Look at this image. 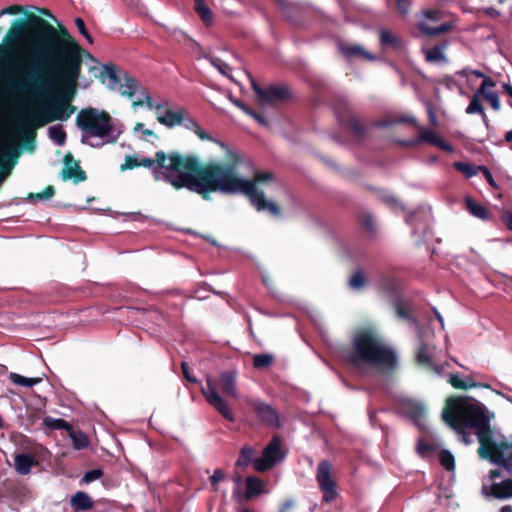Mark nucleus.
<instances>
[{"instance_id": "obj_32", "label": "nucleus", "mask_w": 512, "mask_h": 512, "mask_svg": "<svg viewBox=\"0 0 512 512\" xmlns=\"http://www.w3.org/2000/svg\"><path fill=\"white\" fill-rule=\"evenodd\" d=\"M43 425L50 430H65L71 429V424L61 418H53L46 416L43 419Z\"/></svg>"}, {"instance_id": "obj_9", "label": "nucleus", "mask_w": 512, "mask_h": 512, "mask_svg": "<svg viewBox=\"0 0 512 512\" xmlns=\"http://www.w3.org/2000/svg\"><path fill=\"white\" fill-rule=\"evenodd\" d=\"M181 155L178 152H171L169 154V164L166 165L165 162L167 160V155L163 151H158L155 154V159L144 157L141 160H139V167L143 166L146 168H153L154 173H157L160 169H165L166 172L163 173L165 179L174 187L176 186L173 184V181L180 175H187L191 173L189 170L184 169L183 167H180L179 169H173L171 168L172 160L171 157L174 155Z\"/></svg>"}, {"instance_id": "obj_24", "label": "nucleus", "mask_w": 512, "mask_h": 512, "mask_svg": "<svg viewBox=\"0 0 512 512\" xmlns=\"http://www.w3.org/2000/svg\"><path fill=\"white\" fill-rule=\"evenodd\" d=\"M396 124H411L417 128H420L414 117L409 115H397L387 119H382L375 123L377 127H390Z\"/></svg>"}, {"instance_id": "obj_62", "label": "nucleus", "mask_w": 512, "mask_h": 512, "mask_svg": "<svg viewBox=\"0 0 512 512\" xmlns=\"http://www.w3.org/2000/svg\"><path fill=\"white\" fill-rule=\"evenodd\" d=\"M396 313L400 318L408 319L409 318V312L407 308L402 305L401 303L396 305Z\"/></svg>"}, {"instance_id": "obj_19", "label": "nucleus", "mask_w": 512, "mask_h": 512, "mask_svg": "<svg viewBox=\"0 0 512 512\" xmlns=\"http://www.w3.org/2000/svg\"><path fill=\"white\" fill-rule=\"evenodd\" d=\"M379 42L383 48H391L395 51H400L403 49V42L401 38L386 29L380 30Z\"/></svg>"}, {"instance_id": "obj_43", "label": "nucleus", "mask_w": 512, "mask_h": 512, "mask_svg": "<svg viewBox=\"0 0 512 512\" xmlns=\"http://www.w3.org/2000/svg\"><path fill=\"white\" fill-rule=\"evenodd\" d=\"M366 285V277L363 271H356L349 280V286L352 289H362Z\"/></svg>"}, {"instance_id": "obj_12", "label": "nucleus", "mask_w": 512, "mask_h": 512, "mask_svg": "<svg viewBox=\"0 0 512 512\" xmlns=\"http://www.w3.org/2000/svg\"><path fill=\"white\" fill-rule=\"evenodd\" d=\"M332 465L329 461L323 460L318 464L316 480L323 493V501L331 503L337 496L336 482L331 475Z\"/></svg>"}, {"instance_id": "obj_22", "label": "nucleus", "mask_w": 512, "mask_h": 512, "mask_svg": "<svg viewBox=\"0 0 512 512\" xmlns=\"http://www.w3.org/2000/svg\"><path fill=\"white\" fill-rule=\"evenodd\" d=\"M139 84L137 80L127 72L122 75V82L119 84L121 95L132 98L138 91Z\"/></svg>"}, {"instance_id": "obj_38", "label": "nucleus", "mask_w": 512, "mask_h": 512, "mask_svg": "<svg viewBox=\"0 0 512 512\" xmlns=\"http://www.w3.org/2000/svg\"><path fill=\"white\" fill-rule=\"evenodd\" d=\"M445 45H435L426 51V60L428 62L445 61L446 57L443 53Z\"/></svg>"}, {"instance_id": "obj_40", "label": "nucleus", "mask_w": 512, "mask_h": 512, "mask_svg": "<svg viewBox=\"0 0 512 512\" xmlns=\"http://www.w3.org/2000/svg\"><path fill=\"white\" fill-rule=\"evenodd\" d=\"M371 191H377L378 192V195H379V198L380 200L386 204L388 207L390 208H397L398 206H400V203L398 201L397 198H395L394 196L382 191V190H377L376 188H373V187H368Z\"/></svg>"}, {"instance_id": "obj_45", "label": "nucleus", "mask_w": 512, "mask_h": 512, "mask_svg": "<svg viewBox=\"0 0 512 512\" xmlns=\"http://www.w3.org/2000/svg\"><path fill=\"white\" fill-rule=\"evenodd\" d=\"M496 86V82L492 80L489 76H485L479 88L473 93L472 97H476L481 100V94L484 91H489L490 88H494Z\"/></svg>"}, {"instance_id": "obj_8", "label": "nucleus", "mask_w": 512, "mask_h": 512, "mask_svg": "<svg viewBox=\"0 0 512 512\" xmlns=\"http://www.w3.org/2000/svg\"><path fill=\"white\" fill-rule=\"evenodd\" d=\"M285 455L282 450V440L280 436L275 435L263 449L262 456L254 459L253 467L257 472L269 471L282 461Z\"/></svg>"}, {"instance_id": "obj_55", "label": "nucleus", "mask_w": 512, "mask_h": 512, "mask_svg": "<svg viewBox=\"0 0 512 512\" xmlns=\"http://www.w3.org/2000/svg\"><path fill=\"white\" fill-rule=\"evenodd\" d=\"M181 370H182V374H183L184 378L188 382H190V383L197 382V379L190 374L189 366H188L187 362H185V361L181 362Z\"/></svg>"}, {"instance_id": "obj_29", "label": "nucleus", "mask_w": 512, "mask_h": 512, "mask_svg": "<svg viewBox=\"0 0 512 512\" xmlns=\"http://www.w3.org/2000/svg\"><path fill=\"white\" fill-rule=\"evenodd\" d=\"M467 114H480L483 123L488 126L489 119L485 113L481 100L476 97H471L470 102L466 108Z\"/></svg>"}, {"instance_id": "obj_6", "label": "nucleus", "mask_w": 512, "mask_h": 512, "mask_svg": "<svg viewBox=\"0 0 512 512\" xmlns=\"http://www.w3.org/2000/svg\"><path fill=\"white\" fill-rule=\"evenodd\" d=\"M218 389L226 396L237 397L236 373L232 371L223 372L216 382L208 378L206 386L201 389L208 404L224 419L234 423L236 421L235 415L228 402L219 395Z\"/></svg>"}, {"instance_id": "obj_57", "label": "nucleus", "mask_w": 512, "mask_h": 512, "mask_svg": "<svg viewBox=\"0 0 512 512\" xmlns=\"http://www.w3.org/2000/svg\"><path fill=\"white\" fill-rule=\"evenodd\" d=\"M423 15L429 20H439L442 16V13L438 9H428L423 11Z\"/></svg>"}, {"instance_id": "obj_13", "label": "nucleus", "mask_w": 512, "mask_h": 512, "mask_svg": "<svg viewBox=\"0 0 512 512\" xmlns=\"http://www.w3.org/2000/svg\"><path fill=\"white\" fill-rule=\"evenodd\" d=\"M425 142L432 144L445 152H453V146L446 142L438 133L433 130L423 129L419 135L411 140H396V143L402 147H415Z\"/></svg>"}, {"instance_id": "obj_52", "label": "nucleus", "mask_w": 512, "mask_h": 512, "mask_svg": "<svg viewBox=\"0 0 512 512\" xmlns=\"http://www.w3.org/2000/svg\"><path fill=\"white\" fill-rule=\"evenodd\" d=\"M361 224L365 230L368 232H373L375 229L374 226V217L370 213H364L361 216Z\"/></svg>"}, {"instance_id": "obj_16", "label": "nucleus", "mask_w": 512, "mask_h": 512, "mask_svg": "<svg viewBox=\"0 0 512 512\" xmlns=\"http://www.w3.org/2000/svg\"><path fill=\"white\" fill-rule=\"evenodd\" d=\"M37 465L34 456L27 453H18L14 456V467L20 475H27L33 466Z\"/></svg>"}, {"instance_id": "obj_46", "label": "nucleus", "mask_w": 512, "mask_h": 512, "mask_svg": "<svg viewBox=\"0 0 512 512\" xmlns=\"http://www.w3.org/2000/svg\"><path fill=\"white\" fill-rule=\"evenodd\" d=\"M103 475V471L101 469H92L90 471H87L83 478H82V482L86 483V484H89L95 480H98L102 477Z\"/></svg>"}, {"instance_id": "obj_14", "label": "nucleus", "mask_w": 512, "mask_h": 512, "mask_svg": "<svg viewBox=\"0 0 512 512\" xmlns=\"http://www.w3.org/2000/svg\"><path fill=\"white\" fill-rule=\"evenodd\" d=\"M64 167L61 171V178L64 181L72 179L75 184L87 179L86 172L80 167L71 152H68L63 159Z\"/></svg>"}, {"instance_id": "obj_54", "label": "nucleus", "mask_w": 512, "mask_h": 512, "mask_svg": "<svg viewBox=\"0 0 512 512\" xmlns=\"http://www.w3.org/2000/svg\"><path fill=\"white\" fill-rule=\"evenodd\" d=\"M21 12H23V7L21 5H10L0 11V17L6 14L14 15Z\"/></svg>"}, {"instance_id": "obj_1", "label": "nucleus", "mask_w": 512, "mask_h": 512, "mask_svg": "<svg viewBox=\"0 0 512 512\" xmlns=\"http://www.w3.org/2000/svg\"><path fill=\"white\" fill-rule=\"evenodd\" d=\"M3 43L0 57L7 58L11 90L49 97L47 105L40 109L28 103L18 107L16 121L32 151L36 128L67 121L76 111L71 102L77 92L84 50L64 26L57 29L32 12L13 21Z\"/></svg>"}, {"instance_id": "obj_58", "label": "nucleus", "mask_w": 512, "mask_h": 512, "mask_svg": "<svg viewBox=\"0 0 512 512\" xmlns=\"http://www.w3.org/2000/svg\"><path fill=\"white\" fill-rule=\"evenodd\" d=\"M247 115L251 116L253 119H255L259 124L263 126L268 125V122L264 115L260 112L253 110L252 108L250 109V113H247Z\"/></svg>"}, {"instance_id": "obj_59", "label": "nucleus", "mask_w": 512, "mask_h": 512, "mask_svg": "<svg viewBox=\"0 0 512 512\" xmlns=\"http://www.w3.org/2000/svg\"><path fill=\"white\" fill-rule=\"evenodd\" d=\"M482 12L490 17V18H493V19H497L500 17L501 13L499 10H497L496 8L494 7H486V8H483L482 9Z\"/></svg>"}, {"instance_id": "obj_23", "label": "nucleus", "mask_w": 512, "mask_h": 512, "mask_svg": "<svg viewBox=\"0 0 512 512\" xmlns=\"http://www.w3.org/2000/svg\"><path fill=\"white\" fill-rule=\"evenodd\" d=\"M67 435L72 441V446L76 450H82L89 446L90 441L87 435L80 429H75L71 425V429L67 430Z\"/></svg>"}, {"instance_id": "obj_4", "label": "nucleus", "mask_w": 512, "mask_h": 512, "mask_svg": "<svg viewBox=\"0 0 512 512\" xmlns=\"http://www.w3.org/2000/svg\"><path fill=\"white\" fill-rule=\"evenodd\" d=\"M345 359L354 367L372 368L385 375L393 373L398 367L395 350L370 326L354 332Z\"/></svg>"}, {"instance_id": "obj_26", "label": "nucleus", "mask_w": 512, "mask_h": 512, "mask_svg": "<svg viewBox=\"0 0 512 512\" xmlns=\"http://www.w3.org/2000/svg\"><path fill=\"white\" fill-rule=\"evenodd\" d=\"M101 77L103 80L108 78V87L111 89H114L122 82V76L119 75L117 66L111 63L103 66L101 70Z\"/></svg>"}, {"instance_id": "obj_28", "label": "nucleus", "mask_w": 512, "mask_h": 512, "mask_svg": "<svg viewBox=\"0 0 512 512\" xmlns=\"http://www.w3.org/2000/svg\"><path fill=\"white\" fill-rule=\"evenodd\" d=\"M448 383L454 387L455 389L467 390L470 388H475L480 386V384L473 381L472 377H467L465 380L461 379L460 376L455 374H450Z\"/></svg>"}, {"instance_id": "obj_7", "label": "nucleus", "mask_w": 512, "mask_h": 512, "mask_svg": "<svg viewBox=\"0 0 512 512\" xmlns=\"http://www.w3.org/2000/svg\"><path fill=\"white\" fill-rule=\"evenodd\" d=\"M339 124L348 129L355 143L361 144L370 138V127L353 111L344 100H338L333 106Z\"/></svg>"}, {"instance_id": "obj_30", "label": "nucleus", "mask_w": 512, "mask_h": 512, "mask_svg": "<svg viewBox=\"0 0 512 512\" xmlns=\"http://www.w3.org/2000/svg\"><path fill=\"white\" fill-rule=\"evenodd\" d=\"M341 50L346 57H363L367 60H373L374 56L369 52L365 51V49L360 45H347L342 46Z\"/></svg>"}, {"instance_id": "obj_18", "label": "nucleus", "mask_w": 512, "mask_h": 512, "mask_svg": "<svg viewBox=\"0 0 512 512\" xmlns=\"http://www.w3.org/2000/svg\"><path fill=\"white\" fill-rule=\"evenodd\" d=\"M465 208L471 215L478 219L484 221L491 219V212L489 209L471 197L465 198Z\"/></svg>"}, {"instance_id": "obj_50", "label": "nucleus", "mask_w": 512, "mask_h": 512, "mask_svg": "<svg viewBox=\"0 0 512 512\" xmlns=\"http://www.w3.org/2000/svg\"><path fill=\"white\" fill-rule=\"evenodd\" d=\"M380 287L388 292H393L396 289V281L394 278L382 276L380 278Z\"/></svg>"}, {"instance_id": "obj_37", "label": "nucleus", "mask_w": 512, "mask_h": 512, "mask_svg": "<svg viewBox=\"0 0 512 512\" xmlns=\"http://www.w3.org/2000/svg\"><path fill=\"white\" fill-rule=\"evenodd\" d=\"M49 137L57 144L64 145L66 142V132L61 125L52 126L48 129Z\"/></svg>"}, {"instance_id": "obj_27", "label": "nucleus", "mask_w": 512, "mask_h": 512, "mask_svg": "<svg viewBox=\"0 0 512 512\" xmlns=\"http://www.w3.org/2000/svg\"><path fill=\"white\" fill-rule=\"evenodd\" d=\"M194 2L195 12L198 14L202 22L206 26H211L213 23V13L205 3V0H194Z\"/></svg>"}, {"instance_id": "obj_53", "label": "nucleus", "mask_w": 512, "mask_h": 512, "mask_svg": "<svg viewBox=\"0 0 512 512\" xmlns=\"http://www.w3.org/2000/svg\"><path fill=\"white\" fill-rule=\"evenodd\" d=\"M479 172H481L484 176V178L486 179V181L488 182V184L493 187V188H498L494 178H493V175L492 173L490 172V170L484 166V165H480L479 166Z\"/></svg>"}, {"instance_id": "obj_10", "label": "nucleus", "mask_w": 512, "mask_h": 512, "mask_svg": "<svg viewBox=\"0 0 512 512\" xmlns=\"http://www.w3.org/2000/svg\"><path fill=\"white\" fill-rule=\"evenodd\" d=\"M250 80L251 87L257 96V102L262 107L265 105H274L285 102L290 98V92L285 86L269 85L267 87H262L252 76H250Z\"/></svg>"}, {"instance_id": "obj_51", "label": "nucleus", "mask_w": 512, "mask_h": 512, "mask_svg": "<svg viewBox=\"0 0 512 512\" xmlns=\"http://www.w3.org/2000/svg\"><path fill=\"white\" fill-rule=\"evenodd\" d=\"M75 25H76L79 33L81 35H83L87 39V41L89 43H93L92 37H91L90 33L88 32V30L86 28L84 20L82 18H80V17H77L75 19Z\"/></svg>"}, {"instance_id": "obj_60", "label": "nucleus", "mask_w": 512, "mask_h": 512, "mask_svg": "<svg viewBox=\"0 0 512 512\" xmlns=\"http://www.w3.org/2000/svg\"><path fill=\"white\" fill-rule=\"evenodd\" d=\"M211 63L214 67H216L222 74H225V69L228 68V65L226 63H224L221 59L219 58H212L211 59Z\"/></svg>"}, {"instance_id": "obj_49", "label": "nucleus", "mask_w": 512, "mask_h": 512, "mask_svg": "<svg viewBox=\"0 0 512 512\" xmlns=\"http://www.w3.org/2000/svg\"><path fill=\"white\" fill-rule=\"evenodd\" d=\"M139 167V159L136 156L127 155L124 164L121 165V171L132 170Z\"/></svg>"}, {"instance_id": "obj_44", "label": "nucleus", "mask_w": 512, "mask_h": 512, "mask_svg": "<svg viewBox=\"0 0 512 512\" xmlns=\"http://www.w3.org/2000/svg\"><path fill=\"white\" fill-rule=\"evenodd\" d=\"M440 464L448 471L455 467L454 456L448 450L441 451L439 455Z\"/></svg>"}, {"instance_id": "obj_47", "label": "nucleus", "mask_w": 512, "mask_h": 512, "mask_svg": "<svg viewBox=\"0 0 512 512\" xmlns=\"http://www.w3.org/2000/svg\"><path fill=\"white\" fill-rule=\"evenodd\" d=\"M225 478V473L222 469L218 468L214 470L213 475L210 477V484L214 491L218 490V483Z\"/></svg>"}, {"instance_id": "obj_63", "label": "nucleus", "mask_w": 512, "mask_h": 512, "mask_svg": "<svg viewBox=\"0 0 512 512\" xmlns=\"http://www.w3.org/2000/svg\"><path fill=\"white\" fill-rule=\"evenodd\" d=\"M193 131L202 140L211 139V137L200 127V125H198Z\"/></svg>"}, {"instance_id": "obj_11", "label": "nucleus", "mask_w": 512, "mask_h": 512, "mask_svg": "<svg viewBox=\"0 0 512 512\" xmlns=\"http://www.w3.org/2000/svg\"><path fill=\"white\" fill-rule=\"evenodd\" d=\"M245 403L262 425L272 428H280L282 426L280 414L272 405L251 398H246Z\"/></svg>"}, {"instance_id": "obj_31", "label": "nucleus", "mask_w": 512, "mask_h": 512, "mask_svg": "<svg viewBox=\"0 0 512 512\" xmlns=\"http://www.w3.org/2000/svg\"><path fill=\"white\" fill-rule=\"evenodd\" d=\"M452 28H453V25L448 22L442 23L441 25H439L437 27H431L424 23H421L419 25L420 31L423 34L428 35V36L442 35V34L449 32Z\"/></svg>"}, {"instance_id": "obj_3", "label": "nucleus", "mask_w": 512, "mask_h": 512, "mask_svg": "<svg viewBox=\"0 0 512 512\" xmlns=\"http://www.w3.org/2000/svg\"><path fill=\"white\" fill-rule=\"evenodd\" d=\"M443 420L455 430L465 444H469L468 429H473L479 441L477 450L482 459L501 466L509 475H512V450L509 457L505 453L512 449V443L503 435L496 439L495 430L491 426L494 413L486 409L485 405L470 397H450L442 412Z\"/></svg>"}, {"instance_id": "obj_5", "label": "nucleus", "mask_w": 512, "mask_h": 512, "mask_svg": "<svg viewBox=\"0 0 512 512\" xmlns=\"http://www.w3.org/2000/svg\"><path fill=\"white\" fill-rule=\"evenodd\" d=\"M76 126L82 131V143L86 137L106 139L112 144L119 138V133L115 134L113 118L106 110L94 107L81 109L76 117Z\"/></svg>"}, {"instance_id": "obj_15", "label": "nucleus", "mask_w": 512, "mask_h": 512, "mask_svg": "<svg viewBox=\"0 0 512 512\" xmlns=\"http://www.w3.org/2000/svg\"><path fill=\"white\" fill-rule=\"evenodd\" d=\"M434 350L435 347L433 345L421 340L415 352L416 363L419 366L428 367L430 369H436L432 359Z\"/></svg>"}, {"instance_id": "obj_48", "label": "nucleus", "mask_w": 512, "mask_h": 512, "mask_svg": "<svg viewBox=\"0 0 512 512\" xmlns=\"http://www.w3.org/2000/svg\"><path fill=\"white\" fill-rule=\"evenodd\" d=\"M410 414L414 419H421L425 416V407L419 403H413L409 408Z\"/></svg>"}, {"instance_id": "obj_61", "label": "nucleus", "mask_w": 512, "mask_h": 512, "mask_svg": "<svg viewBox=\"0 0 512 512\" xmlns=\"http://www.w3.org/2000/svg\"><path fill=\"white\" fill-rule=\"evenodd\" d=\"M294 506L295 502L292 499H287L281 504L278 512H290Z\"/></svg>"}, {"instance_id": "obj_2", "label": "nucleus", "mask_w": 512, "mask_h": 512, "mask_svg": "<svg viewBox=\"0 0 512 512\" xmlns=\"http://www.w3.org/2000/svg\"><path fill=\"white\" fill-rule=\"evenodd\" d=\"M171 160V168L183 167L191 172L173 181L176 189L187 188L201 195L204 200H210V194L218 191L224 194L242 193L257 211H267L275 217L281 215L279 205L268 201L264 192L257 189V184L272 181L274 174L271 171H256L253 180L240 177L237 168L242 162V156L239 153L227 149L226 162L207 164H201L195 155L174 154Z\"/></svg>"}, {"instance_id": "obj_36", "label": "nucleus", "mask_w": 512, "mask_h": 512, "mask_svg": "<svg viewBox=\"0 0 512 512\" xmlns=\"http://www.w3.org/2000/svg\"><path fill=\"white\" fill-rule=\"evenodd\" d=\"M453 166L457 171L463 173L467 178H471L479 172V166H475L467 162H454Z\"/></svg>"}, {"instance_id": "obj_42", "label": "nucleus", "mask_w": 512, "mask_h": 512, "mask_svg": "<svg viewBox=\"0 0 512 512\" xmlns=\"http://www.w3.org/2000/svg\"><path fill=\"white\" fill-rule=\"evenodd\" d=\"M15 162H9L7 157H0V185L11 174Z\"/></svg>"}, {"instance_id": "obj_34", "label": "nucleus", "mask_w": 512, "mask_h": 512, "mask_svg": "<svg viewBox=\"0 0 512 512\" xmlns=\"http://www.w3.org/2000/svg\"><path fill=\"white\" fill-rule=\"evenodd\" d=\"M9 379L15 385L24 386V387H32V386L37 385L42 382V378H40V377L27 378V377H24L17 373H10Z\"/></svg>"}, {"instance_id": "obj_17", "label": "nucleus", "mask_w": 512, "mask_h": 512, "mask_svg": "<svg viewBox=\"0 0 512 512\" xmlns=\"http://www.w3.org/2000/svg\"><path fill=\"white\" fill-rule=\"evenodd\" d=\"M185 116V110L180 109L178 111H174L171 109L166 110L164 114H158L157 120L162 125H165L167 127H174L177 125H180L184 121Z\"/></svg>"}, {"instance_id": "obj_64", "label": "nucleus", "mask_w": 512, "mask_h": 512, "mask_svg": "<svg viewBox=\"0 0 512 512\" xmlns=\"http://www.w3.org/2000/svg\"><path fill=\"white\" fill-rule=\"evenodd\" d=\"M396 2L398 10L401 13L406 14L408 12V0H396Z\"/></svg>"}, {"instance_id": "obj_56", "label": "nucleus", "mask_w": 512, "mask_h": 512, "mask_svg": "<svg viewBox=\"0 0 512 512\" xmlns=\"http://www.w3.org/2000/svg\"><path fill=\"white\" fill-rule=\"evenodd\" d=\"M501 221L506 226V228L512 231V211L507 210L504 211L501 215Z\"/></svg>"}, {"instance_id": "obj_39", "label": "nucleus", "mask_w": 512, "mask_h": 512, "mask_svg": "<svg viewBox=\"0 0 512 512\" xmlns=\"http://www.w3.org/2000/svg\"><path fill=\"white\" fill-rule=\"evenodd\" d=\"M484 98L487 102H489L490 106L493 110L499 111L501 108L499 95L496 91L489 90L484 91V93L481 94V99Z\"/></svg>"}, {"instance_id": "obj_20", "label": "nucleus", "mask_w": 512, "mask_h": 512, "mask_svg": "<svg viewBox=\"0 0 512 512\" xmlns=\"http://www.w3.org/2000/svg\"><path fill=\"white\" fill-rule=\"evenodd\" d=\"M490 495L496 499L512 498V479H506L499 483H492Z\"/></svg>"}, {"instance_id": "obj_35", "label": "nucleus", "mask_w": 512, "mask_h": 512, "mask_svg": "<svg viewBox=\"0 0 512 512\" xmlns=\"http://www.w3.org/2000/svg\"><path fill=\"white\" fill-rule=\"evenodd\" d=\"M274 360L272 354H256L253 356V366L256 369H266L273 364Z\"/></svg>"}, {"instance_id": "obj_33", "label": "nucleus", "mask_w": 512, "mask_h": 512, "mask_svg": "<svg viewBox=\"0 0 512 512\" xmlns=\"http://www.w3.org/2000/svg\"><path fill=\"white\" fill-rule=\"evenodd\" d=\"M253 455H254V449L251 446H249V445L243 446L240 450L239 457H238L235 465L237 467L248 466L250 463H253V461H254Z\"/></svg>"}, {"instance_id": "obj_21", "label": "nucleus", "mask_w": 512, "mask_h": 512, "mask_svg": "<svg viewBox=\"0 0 512 512\" xmlns=\"http://www.w3.org/2000/svg\"><path fill=\"white\" fill-rule=\"evenodd\" d=\"M70 503H71V506L76 511H87V510L93 508V506H94V502H93L92 498L86 492H83V491L76 492L71 497Z\"/></svg>"}, {"instance_id": "obj_41", "label": "nucleus", "mask_w": 512, "mask_h": 512, "mask_svg": "<svg viewBox=\"0 0 512 512\" xmlns=\"http://www.w3.org/2000/svg\"><path fill=\"white\" fill-rule=\"evenodd\" d=\"M55 194V189L52 185L46 186L40 193H29L27 199L33 200H48Z\"/></svg>"}, {"instance_id": "obj_25", "label": "nucleus", "mask_w": 512, "mask_h": 512, "mask_svg": "<svg viewBox=\"0 0 512 512\" xmlns=\"http://www.w3.org/2000/svg\"><path fill=\"white\" fill-rule=\"evenodd\" d=\"M264 491L263 481L256 476H248L246 478V492L245 497L247 500L252 499Z\"/></svg>"}]
</instances>
